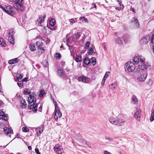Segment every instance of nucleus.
Masks as SVG:
<instances>
[{
  "label": "nucleus",
  "mask_w": 154,
  "mask_h": 154,
  "mask_svg": "<svg viewBox=\"0 0 154 154\" xmlns=\"http://www.w3.org/2000/svg\"><path fill=\"white\" fill-rule=\"evenodd\" d=\"M11 2H13L14 7L19 11H22L24 8L23 6L24 3L23 0H9Z\"/></svg>",
  "instance_id": "nucleus-1"
},
{
  "label": "nucleus",
  "mask_w": 154,
  "mask_h": 154,
  "mask_svg": "<svg viewBox=\"0 0 154 154\" xmlns=\"http://www.w3.org/2000/svg\"><path fill=\"white\" fill-rule=\"evenodd\" d=\"M125 69L129 72H132L135 69L134 64L131 61H128L125 65Z\"/></svg>",
  "instance_id": "nucleus-2"
},
{
  "label": "nucleus",
  "mask_w": 154,
  "mask_h": 154,
  "mask_svg": "<svg viewBox=\"0 0 154 154\" xmlns=\"http://www.w3.org/2000/svg\"><path fill=\"white\" fill-rule=\"evenodd\" d=\"M141 62L140 63L138 66L139 68L141 70H144L146 69L149 68V66L146 65L145 63V58L142 56H139V60Z\"/></svg>",
  "instance_id": "nucleus-3"
},
{
  "label": "nucleus",
  "mask_w": 154,
  "mask_h": 154,
  "mask_svg": "<svg viewBox=\"0 0 154 154\" xmlns=\"http://www.w3.org/2000/svg\"><path fill=\"white\" fill-rule=\"evenodd\" d=\"M55 111L54 119L55 120L58 119V117L61 118L62 116V114L60 112L59 108L58 107L57 104L55 103Z\"/></svg>",
  "instance_id": "nucleus-4"
},
{
  "label": "nucleus",
  "mask_w": 154,
  "mask_h": 154,
  "mask_svg": "<svg viewBox=\"0 0 154 154\" xmlns=\"http://www.w3.org/2000/svg\"><path fill=\"white\" fill-rule=\"evenodd\" d=\"M117 125L120 126L124 125L125 122V119L124 116L121 114L117 116Z\"/></svg>",
  "instance_id": "nucleus-5"
},
{
  "label": "nucleus",
  "mask_w": 154,
  "mask_h": 154,
  "mask_svg": "<svg viewBox=\"0 0 154 154\" xmlns=\"http://www.w3.org/2000/svg\"><path fill=\"white\" fill-rule=\"evenodd\" d=\"M14 8L10 5L5 7L4 11L11 16H13L15 14Z\"/></svg>",
  "instance_id": "nucleus-6"
},
{
  "label": "nucleus",
  "mask_w": 154,
  "mask_h": 154,
  "mask_svg": "<svg viewBox=\"0 0 154 154\" xmlns=\"http://www.w3.org/2000/svg\"><path fill=\"white\" fill-rule=\"evenodd\" d=\"M134 117L138 121H140L141 118V110L139 108H136L134 113Z\"/></svg>",
  "instance_id": "nucleus-7"
},
{
  "label": "nucleus",
  "mask_w": 154,
  "mask_h": 154,
  "mask_svg": "<svg viewBox=\"0 0 154 154\" xmlns=\"http://www.w3.org/2000/svg\"><path fill=\"white\" fill-rule=\"evenodd\" d=\"M54 150L57 154H61L63 152L62 146L59 144H56L54 148Z\"/></svg>",
  "instance_id": "nucleus-8"
},
{
  "label": "nucleus",
  "mask_w": 154,
  "mask_h": 154,
  "mask_svg": "<svg viewBox=\"0 0 154 154\" xmlns=\"http://www.w3.org/2000/svg\"><path fill=\"white\" fill-rule=\"evenodd\" d=\"M34 94L29 95L27 101L30 105H33L36 103V99L34 98Z\"/></svg>",
  "instance_id": "nucleus-9"
},
{
  "label": "nucleus",
  "mask_w": 154,
  "mask_h": 154,
  "mask_svg": "<svg viewBox=\"0 0 154 154\" xmlns=\"http://www.w3.org/2000/svg\"><path fill=\"white\" fill-rule=\"evenodd\" d=\"M147 75V74L146 72H143L142 74L139 75L137 77V80L139 82H143L146 79Z\"/></svg>",
  "instance_id": "nucleus-10"
},
{
  "label": "nucleus",
  "mask_w": 154,
  "mask_h": 154,
  "mask_svg": "<svg viewBox=\"0 0 154 154\" xmlns=\"http://www.w3.org/2000/svg\"><path fill=\"white\" fill-rule=\"evenodd\" d=\"M150 38V36L149 35H146L145 37L142 38L140 42L141 45H144L146 44L149 41Z\"/></svg>",
  "instance_id": "nucleus-11"
},
{
  "label": "nucleus",
  "mask_w": 154,
  "mask_h": 154,
  "mask_svg": "<svg viewBox=\"0 0 154 154\" xmlns=\"http://www.w3.org/2000/svg\"><path fill=\"white\" fill-rule=\"evenodd\" d=\"M131 24L133 26L134 28H137L139 26V24L138 22V20L135 17L132 19L131 22Z\"/></svg>",
  "instance_id": "nucleus-12"
},
{
  "label": "nucleus",
  "mask_w": 154,
  "mask_h": 154,
  "mask_svg": "<svg viewBox=\"0 0 154 154\" xmlns=\"http://www.w3.org/2000/svg\"><path fill=\"white\" fill-rule=\"evenodd\" d=\"M108 120L111 124L117 125V116H111L109 118Z\"/></svg>",
  "instance_id": "nucleus-13"
},
{
  "label": "nucleus",
  "mask_w": 154,
  "mask_h": 154,
  "mask_svg": "<svg viewBox=\"0 0 154 154\" xmlns=\"http://www.w3.org/2000/svg\"><path fill=\"white\" fill-rule=\"evenodd\" d=\"M88 78L84 75H81L78 77L77 79L79 82H81L84 83H87Z\"/></svg>",
  "instance_id": "nucleus-14"
},
{
  "label": "nucleus",
  "mask_w": 154,
  "mask_h": 154,
  "mask_svg": "<svg viewBox=\"0 0 154 154\" xmlns=\"http://www.w3.org/2000/svg\"><path fill=\"white\" fill-rule=\"evenodd\" d=\"M36 45L38 47V51L39 52L42 53L44 51V49L42 47V44L40 42H37L36 44Z\"/></svg>",
  "instance_id": "nucleus-15"
},
{
  "label": "nucleus",
  "mask_w": 154,
  "mask_h": 154,
  "mask_svg": "<svg viewBox=\"0 0 154 154\" xmlns=\"http://www.w3.org/2000/svg\"><path fill=\"white\" fill-rule=\"evenodd\" d=\"M35 129L36 133L38 136H39L43 130L44 127L42 126L40 127L34 128Z\"/></svg>",
  "instance_id": "nucleus-16"
},
{
  "label": "nucleus",
  "mask_w": 154,
  "mask_h": 154,
  "mask_svg": "<svg viewBox=\"0 0 154 154\" xmlns=\"http://www.w3.org/2000/svg\"><path fill=\"white\" fill-rule=\"evenodd\" d=\"M13 32V31L12 30H11L9 31V32L8 33V34H9V37L8 38V40H9V42L10 43H11L13 44H14V39L13 38V37L11 36V35H12L11 34L10 35V34L11 33L12 34Z\"/></svg>",
  "instance_id": "nucleus-17"
},
{
  "label": "nucleus",
  "mask_w": 154,
  "mask_h": 154,
  "mask_svg": "<svg viewBox=\"0 0 154 154\" xmlns=\"http://www.w3.org/2000/svg\"><path fill=\"white\" fill-rule=\"evenodd\" d=\"M79 141L81 143V144L83 145L86 148L90 147V144L88 142L84 140L83 139Z\"/></svg>",
  "instance_id": "nucleus-18"
},
{
  "label": "nucleus",
  "mask_w": 154,
  "mask_h": 154,
  "mask_svg": "<svg viewBox=\"0 0 154 154\" xmlns=\"http://www.w3.org/2000/svg\"><path fill=\"white\" fill-rule=\"evenodd\" d=\"M0 119L5 121H6L8 119V116L2 111H0Z\"/></svg>",
  "instance_id": "nucleus-19"
},
{
  "label": "nucleus",
  "mask_w": 154,
  "mask_h": 154,
  "mask_svg": "<svg viewBox=\"0 0 154 154\" xmlns=\"http://www.w3.org/2000/svg\"><path fill=\"white\" fill-rule=\"evenodd\" d=\"M133 61L135 64H138L139 62V56L137 54L135 55L133 59Z\"/></svg>",
  "instance_id": "nucleus-20"
},
{
  "label": "nucleus",
  "mask_w": 154,
  "mask_h": 154,
  "mask_svg": "<svg viewBox=\"0 0 154 154\" xmlns=\"http://www.w3.org/2000/svg\"><path fill=\"white\" fill-rule=\"evenodd\" d=\"M3 131L4 133L7 135L11 133V132L12 131V129L7 127H5Z\"/></svg>",
  "instance_id": "nucleus-21"
},
{
  "label": "nucleus",
  "mask_w": 154,
  "mask_h": 154,
  "mask_svg": "<svg viewBox=\"0 0 154 154\" xmlns=\"http://www.w3.org/2000/svg\"><path fill=\"white\" fill-rule=\"evenodd\" d=\"M46 17V15L44 14L43 15H40L39 16L38 19V21L40 23H43L44 21V19Z\"/></svg>",
  "instance_id": "nucleus-22"
},
{
  "label": "nucleus",
  "mask_w": 154,
  "mask_h": 154,
  "mask_svg": "<svg viewBox=\"0 0 154 154\" xmlns=\"http://www.w3.org/2000/svg\"><path fill=\"white\" fill-rule=\"evenodd\" d=\"M19 61L18 58H16L13 59H11L9 61L8 63L9 64H13L18 62Z\"/></svg>",
  "instance_id": "nucleus-23"
},
{
  "label": "nucleus",
  "mask_w": 154,
  "mask_h": 154,
  "mask_svg": "<svg viewBox=\"0 0 154 154\" xmlns=\"http://www.w3.org/2000/svg\"><path fill=\"white\" fill-rule=\"evenodd\" d=\"M115 42L118 44H121L123 42V40L122 37H117L116 39Z\"/></svg>",
  "instance_id": "nucleus-24"
},
{
  "label": "nucleus",
  "mask_w": 154,
  "mask_h": 154,
  "mask_svg": "<svg viewBox=\"0 0 154 154\" xmlns=\"http://www.w3.org/2000/svg\"><path fill=\"white\" fill-rule=\"evenodd\" d=\"M118 2H119V6L116 7V9L118 10H120L121 9H122L124 8V6L123 5L121 4L122 2L121 1V0L119 1L118 0Z\"/></svg>",
  "instance_id": "nucleus-25"
},
{
  "label": "nucleus",
  "mask_w": 154,
  "mask_h": 154,
  "mask_svg": "<svg viewBox=\"0 0 154 154\" xmlns=\"http://www.w3.org/2000/svg\"><path fill=\"white\" fill-rule=\"evenodd\" d=\"M132 102L134 104H136L138 103V99L134 95L131 98Z\"/></svg>",
  "instance_id": "nucleus-26"
},
{
  "label": "nucleus",
  "mask_w": 154,
  "mask_h": 154,
  "mask_svg": "<svg viewBox=\"0 0 154 154\" xmlns=\"http://www.w3.org/2000/svg\"><path fill=\"white\" fill-rule=\"evenodd\" d=\"M38 105L37 103H35L33 105H30V108L32 109L33 111L36 112L37 110V107Z\"/></svg>",
  "instance_id": "nucleus-27"
},
{
  "label": "nucleus",
  "mask_w": 154,
  "mask_h": 154,
  "mask_svg": "<svg viewBox=\"0 0 154 154\" xmlns=\"http://www.w3.org/2000/svg\"><path fill=\"white\" fill-rule=\"evenodd\" d=\"M27 104L25 99H22L21 101V106L23 108H25Z\"/></svg>",
  "instance_id": "nucleus-28"
},
{
  "label": "nucleus",
  "mask_w": 154,
  "mask_h": 154,
  "mask_svg": "<svg viewBox=\"0 0 154 154\" xmlns=\"http://www.w3.org/2000/svg\"><path fill=\"white\" fill-rule=\"evenodd\" d=\"M150 120L151 122L154 120V109H152L151 110V116L150 118Z\"/></svg>",
  "instance_id": "nucleus-29"
},
{
  "label": "nucleus",
  "mask_w": 154,
  "mask_h": 154,
  "mask_svg": "<svg viewBox=\"0 0 154 154\" xmlns=\"http://www.w3.org/2000/svg\"><path fill=\"white\" fill-rule=\"evenodd\" d=\"M0 45L3 47H5L6 46L4 40L0 37Z\"/></svg>",
  "instance_id": "nucleus-30"
},
{
  "label": "nucleus",
  "mask_w": 154,
  "mask_h": 154,
  "mask_svg": "<svg viewBox=\"0 0 154 154\" xmlns=\"http://www.w3.org/2000/svg\"><path fill=\"white\" fill-rule=\"evenodd\" d=\"M84 63L86 65H88L91 62V60L88 57L85 58L83 60Z\"/></svg>",
  "instance_id": "nucleus-31"
},
{
  "label": "nucleus",
  "mask_w": 154,
  "mask_h": 154,
  "mask_svg": "<svg viewBox=\"0 0 154 154\" xmlns=\"http://www.w3.org/2000/svg\"><path fill=\"white\" fill-rule=\"evenodd\" d=\"M79 20L84 23H88V19L85 18L84 16L81 17L79 18Z\"/></svg>",
  "instance_id": "nucleus-32"
},
{
  "label": "nucleus",
  "mask_w": 154,
  "mask_h": 154,
  "mask_svg": "<svg viewBox=\"0 0 154 154\" xmlns=\"http://www.w3.org/2000/svg\"><path fill=\"white\" fill-rule=\"evenodd\" d=\"M30 49L32 51H33L36 50V48L35 47V45L30 44Z\"/></svg>",
  "instance_id": "nucleus-33"
},
{
  "label": "nucleus",
  "mask_w": 154,
  "mask_h": 154,
  "mask_svg": "<svg viewBox=\"0 0 154 154\" xmlns=\"http://www.w3.org/2000/svg\"><path fill=\"white\" fill-rule=\"evenodd\" d=\"M49 23L50 25L52 26H54L56 23L55 20L54 19H51Z\"/></svg>",
  "instance_id": "nucleus-34"
},
{
  "label": "nucleus",
  "mask_w": 154,
  "mask_h": 154,
  "mask_svg": "<svg viewBox=\"0 0 154 154\" xmlns=\"http://www.w3.org/2000/svg\"><path fill=\"white\" fill-rule=\"evenodd\" d=\"M45 95V91L44 90H41L40 92L39 95V96L40 97H43Z\"/></svg>",
  "instance_id": "nucleus-35"
},
{
  "label": "nucleus",
  "mask_w": 154,
  "mask_h": 154,
  "mask_svg": "<svg viewBox=\"0 0 154 154\" xmlns=\"http://www.w3.org/2000/svg\"><path fill=\"white\" fill-rule=\"evenodd\" d=\"M75 60L77 62H80L82 60V57L80 56L77 55L75 59Z\"/></svg>",
  "instance_id": "nucleus-36"
},
{
  "label": "nucleus",
  "mask_w": 154,
  "mask_h": 154,
  "mask_svg": "<svg viewBox=\"0 0 154 154\" xmlns=\"http://www.w3.org/2000/svg\"><path fill=\"white\" fill-rule=\"evenodd\" d=\"M116 86V82L111 83L110 85V87L112 89H114Z\"/></svg>",
  "instance_id": "nucleus-37"
},
{
  "label": "nucleus",
  "mask_w": 154,
  "mask_h": 154,
  "mask_svg": "<svg viewBox=\"0 0 154 154\" xmlns=\"http://www.w3.org/2000/svg\"><path fill=\"white\" fill-rule=\"evenodd\" d=\"M17 80L18 81H20L22 80V79L23 78V76L21 74H17Z\"/></svg>",
  "instance_id": "nucleus-38"
},
{
  "label": "nucleus",
  "mask_w": 154,
  "mask_h": 154,
  "mask_svg": "<svg viewBox=\"0 0 154 154\" xmlns=\"http://www.w3.org/2000/svg\"><path fill=\"white\" fill-rule=\"evenodd\" d=\"M110 75V72H106L105 73V75L103 77L104 79H106Z\"/></svg>",
  "instance_id": "nucleus-39"
},
{
  "label": "nucleus",
  "mask_w": 154,
  "mask_h": 154,
  "mask_svg": "<svg viewBox=\"0 0 154 154\" xmlns=\"http://www.w3.org/2000/svg\"><path fill=\"white\" fill-rule=\"evenodd\" d=\"M57 73L60 76H62L63 74V70L61 69L58 70L57 71Z\"/></svg>",
  "instance_id": "nucleus-40"
},
{
  "label": "nucleus",
  "mask_w": 154,
  "mask_h": 154,
  "mask_svg": "<svg viewBox=\"0 0 154 154\" xmlns=\"http://www.w3.org/2000/svg\"><path fill=\"white\" fill-rule=\"evenodd\" d=\"M88 51L89 54H91L94 52V49L93 48H90L89 49Z\"/></svg>",
  "instance_id": "nucleus-41"
},
{
  "label": "nucleus",
  "mask_w": 154,
  "mask_h": 154,
  "mask_svg": "<svg viewBox=\"0 0 154 154\" xmlns=\"http://www.w3.org/2000/svg\"><path fill=\"white\" fill-rule=\"evenodd\" d=\"M55 58L56 59H59L61 57V54L59 53H56L54 55Z\"/></svg>",
  "instance_id": "nucleus-42"
},
{
  "label": "nucleus",
  "mask_w": 154,
  "mask_h": 154,
  "mask_svg": "<svg viewBox=\"0 0 154 154\" xmlns=\"http://www.w3.org/2000/svg\"><path fill=\"white\" fill-rule=\"evenodd\" d=\"M22 130L23 132H26L29 131V129L26 127H23Z\"/></svg>",
  "instance_id": "nucleus-43"
},
{
  "label": "nucleus",
  "mask_w": 154,
  "mask_h": 154,
  "mask_svg": "<svg viewBox=\"0 0 154 154\" xmlns=\"http://www.w3.org/2000/svg\"><path fill=\"white\" fill-rule=\"evenodd\" d=\"M91 62L92 63V64L93 65H94L96 63V60L95 58L92 57L91 59Z\"/></svg>",
  "instance_id": "nucleus-44"
},
{
  "label": "nucleus",
  "mask_w": 154,
  "mask_h": 154,
  "mask_svg": "<svg viewBox=\"0 0 154 154\" xmlns=\"http://www.w3.org/2000/svg\"><path fill=\"white\" fill-rule=\"evenodd\" d=\"M105 140H106V143H109L112 141V139L109 137H106Z\"/></svg>",
  "instance_id": "nucleus-45"
},
{
  "label": "nucleus",
  "mask_w": 154,
  "mask_h": 154,
  "mask_svg": "<svg viewBox=\"0 0 154 154\" xmlns=\"http://www.w3.org/2000/svg\"><path fill=\"white\" fill-rule=\"evenodd\" d=\"M90 45V42H87L85 45V48L86 49H88L89 48V46Z\"/></svg>",
  "instance_id": "nucleus-46"
},
{
  "label": "nucleus",
  "mask_w": 154,
  "mask_h": 154,
  "mask_svg": "<svg viewBox=\"0 0 154 154\" xmlns=\"http://www.w3.org/2000/svg\"><path fill=\"white\" fill-rule=\"evenodd\" d=\"M69 47V49L70 50L71 54L72 56H73L74 54L73 52L74 51V49L72 47Z\"/></svg>",
  "instance_id": "nucleus-47"
},
{
  "label": "nucleus",
  "mask_w": 154,
  "mask_h": 154,
  "mask_svg": "<svg viewBox=\"0 0 154 154\" xmlns=\"http://www.w3.org/2000/svg\"><path fill=\"white\" fill-rule=\"evenodd\" d=\"M42 63L44 66L45 67H47L48 65V62L46 60L43 61Z\"/></svg>",
  "instance_id": "nucleus-48"
},
{
  "label": "nucleus",
  "mask_w": 154,
  "mask_h": 154,
  "mask_svg": "<svg viewBox=\"0 0 154 154\" xmlns=\"http://www.w3.org/2000/svg\"><path fill=\"white\" fill-rule=\"evenodd\" d=\"M30 93V91H29L27 89L25 90L24 91V94L26 95L29 94Z\"/></svg>",
  "instance_id": "nucleus-49"
},
{
  "label": "nucleus",
  "mask_w": 154,
  "mask_h": 154,
  "mask_svg": "<svg viewBox=\"0 0 154 154\" xmlns=\"http://www.w3.org/2000/svg\"><path fill=\"white\" fill-rule=\"evenodd\" d=\"M69 21L72 24L75 23V20L73 18L69 19Z\"/></svg>",
  "instance_id": "nucleus-50"
},
{
  "label": "nucleus",
  "mask_w": 154,
  "mask_h": 154,
  "mask_svg": "<svg viewBox=\"0 0 154 154\" xmlns=\"http://www.w3.org/2000/svg\"><path fill=\"white\" fill-rule=\"evenodd\" d=\"M18 85V86L20 87H21L23 86V82L21 81H19V82L17 83Z\"/></svg>",
  "instance_id": "nucleus-51"
},
{
  "label": "nucleus",
  "mask_w": 154,
  "mask_h": 154,
  "mask_svg": "<svg viewBox=\"0 0 154 154\" xmlns=\"http://www.w3.org/2000/svg\"><path fill=\"white\" fill-rule=\"evenodd\" d=\"M106 79H104V78H103V79L101 82V85H104L105 83V80Z\"/></svg>",
  "instance_id": "nucleus-52"
},
{
  "label": "nucleus",
  "mask_w": 154,
  "mask_h": 154,
  "mask_svg": "<svg viewBox=\"0 0 154 154\" xmlns=\"http://www.w3.org/2000/svg\"><path fill=\"white\" fill-rule=\"evenodd\" d=\"M80 33L78 32L75 34V37L76 38H78L80 36Z\"/></svg>",
  "instance_id": "nucleus-53"
},
{
  "label": "nucleus",
  "mask_w": 154,
  "mask_h": 154,
  "mask_svg": "<svg viewBox=\"0 0 154 154\" xmlns=\"http://www.w3.org/2000/svg\"><path fill=\"white\" fill-rule=\"evenodd\" d=\"M103 154H112V153L107 150H105L104 151Z\"/></svg>",
  "instance_id": "nucleus-54"
},
{
  "label": "nucleus",
  "mask_w": 154,
  "mask_h": 154,
  "mask_svg": "<svg viewBox=\"0 0 154 154\" xmlns=\"http://www.w3.org/2000/svg\"><path fill=\"white\" fill-rule=\"evenodd\" d=\"M42 30L45 33H47L46 28H45V27H43V28L42 29Z\"/></svg>",
  "instance_id": "nucleus-55"
},
{
  "label": "nucleus",
  "mask_w": 154,
  "mask_h": 154,
  "mask_svg": "<svg viewBox=\"0 0 154 154\" xmlns=\"http://www.w3.org/2000/svg\"><path fill=\"white\" fill-rule=\"evenodd\" d=\"M35 151L36 153L38 154H40V152H39V150L38 149H35Z\"/></svg>",
  "instance_id": "nucleus-56"
},
{
  "label": "nucleus",
  "mask_w": 154,
  "mask_h": 154,
  "mask_svg": "<svg viewBox=\"0 0 154 154\" xmlns=\"http://www.w3.org/2000/svg\"><path fill=\"white\" fill-rule=\"evenodd\" d=\"M28 78H25L22 80L23 82H26L27 81Z\"/></svg>",
  "instance_id": "nucleus-57"
},
{
  "label": "nucleus",
  "mask_w": 154,
  "mask_h": 154,
  "mask_svg": "<svg viewBox=\"0 0 154 154\" xmlns=\"http://www.w3.org/2000/svg\"><path fill=\"white\" fill-rule=\"evenodd\" d=\"M130 10L131 11H132V12H134V13L135 12V10H134V8H130Z\"/></svg>",
  "instance_id": "nucleus-58"
},
{
  "label": "nucleus",
  "mask_w": 154,
  "mask_h": 154,
  "mask_svg": "<svg viewBox=\"0 0 154 154\" xmlns=\"http://www.w3.org/2000/svg\"><path fill=\"white\" fill-rule=\"evenodd\" d=\"M53 102L54 103V105H55V103L56 104H57L56 100H54V99H53Z\"/></svg>",
  "instance_id": "nucleus-59"
},
{
  "label": "nucleus",
  "mask_w": 154,
  "mask_h": 154,
  "mask_svg": "<svg viewBox=\"0 0 154 154\" xmlns=\"http://www.w3.org/2000/svg\"><path fill=\"white\" fill-rule=\"evenodd\" d=\"M3 104V102L1 100H0V106H2Z\"/></svg>",
  "instance_id": "nucleus-60"
},
{
  "label": "nucleus",
  "mask_w": 154,
  "mask_h": 154,
  "mask_svg": "<svg viewBox=\"0 0 154 154\" xmlns=\"http://www.w3.org/2000/svg\"><path fill=\"white\" fill-rule=\"evenodd\" d=\"M154 33H153L152 35L151 39H152H152H154Z\"/></svg>",
  "instance_id": "nucleus-61"
},
{
  "label": "nucleus",
  "mask_w": 154,
  "mask_h": 154,
  "mask_svg": "<svg viewBox=\"0 0 154 154\" xmlns=\"http://www.w3.org/2000/svg\"><path fill=\"white\" fill-rule=\"evenodd\" d=\"M65 64V62H61V65L63 66H64Z\"/></svg>",
  "instance_id": "nucleus-62"
},
{
  "label": "nucleus",
  "mask_w": 154,
  "mask_h": 154,
  "mask_svg": "<svg viewBox=\"0 0 154 154\" xmlns=\"http://www.w3.org/2000/svg\"><path fill=\"white\" fill-rule=\"evenodd\" d=\"M0 8H1L4 11L5 8H4L2 6L0 5Z\"/></svg>",
  "instance_id": "nucleus-63"
},
{
  "label": "nucleus",
  "mask_w": 154,
  "mask_h": 154,
  "mask_svg": "<svg viewBox=\"0 0 154 154\" xmlns=\"http://www.w3.org/2000/svg\"><path fill=\"white\" fill-rule=\"evenodd\" d=\"M28 148L29 149L31 150H32V147L30 146H28Z\"/></svg>",
  "instance_id": "nucleus-64"
}]
</instances>
